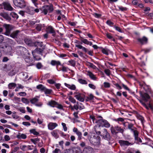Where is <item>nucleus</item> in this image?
Masks as SVG:
<instances>
[{
    "mask_svg": "<svg viewBox=\"0 0 153 153\" xmlns=\"http://www.w3.org/2000/svg\"><path fill=\"white\" fill-rule=\"evenodd\" d=\"M103 133L102 136L104 139L108 141H109L110 139V136L109 133L107 131L106 129H104Z\"/></svg>",
    "mask_w": 153,
    "mask_h": 153,
    "instance_id": "nucleus-14",
    "label": "nucleus"
},
{
    "mask_svg": "<svg viewBox=\"0 0 153 153\" xmlns=\"http://www.w3.org/2000/svg\"><path fill=\"white\" fill-rule=\"evenodd\" d=\"M115 128L116 131H119V132L123 133L124 132V130L121 128V127L118 126H115Z\"/></svg>",
    "mask_w": 153,
    "mask_h": 153,
    "instance_id": "nucleus-37",
    "label": "nucleus"
},
{
    "mask_svg": "<svg viewBox=\"0 0 153 153\" xmlns=\"http://www.w3.org/2000/svg\"><path fill=\"white\" fill-rule=\"evenodd\" d=\"M81 41L83 43L90 46H91L92 45V42H91L88 41L86 39L82 38L81 39Z\"/></svg>",
    "mask_w": 153,
    "mask_h": 153,
    "instance_id": "nucleus-24",
    "label": "nucleus"
},
{
    "mask_svg": "<svg viewBox=\"0 0 153 153\" xmlns=\"http://www.w3.org/2000/svg\"><path fill=\"white\" fill-rule=\"evenodd\" d=\"M68 153H82L81 149L79 148L68 150Z\"/></svg>",
    "mask_w": 153,
    "mask_h": 153,
    "instance_id": "nucleus-13",
    "label": "nucleus"
},
{
    "mask_svg": "<svg viewBox=\"0 0 153 153\" xmlns=\"http://www.w3.org/2000/svg\"><path fill=\"white\" fill-rule=\"evenodd\" d=\"M39 96H36L34 98L30 100V102L33 104H35L38 101L39 98Z\"/></svg>",
    "mask_w": 153,
    "mask_h": 153,
    "instance_id": "nucleus-27",
    "label": "nucleus"
},
{
    "mask_svg": "<svg viewBox=\"0 0 153 153\" xmlns=\"http://www.w3.org/2000/svg\"><path fill=\"white\" fill-rule=\"evenodd\" d=\"M20 149L23 151L27 150V146L22 145L20 146Z\"/></svg>",
    "mask_w": 153,
    "mask_h": 153,
    "instance_id": "nucleus-48",
    "label": "nucleus"
},
{
    "mask_svg": "<svg viewBox=\"0 0 153 153\" xmlns=\"http://www.w3.org/2000/svg\"><path fill=\"white\" fill-rule=\"evenodd\" d=\"M76 134L78 136V140H81L82 138V133L79 131Z\"/></svg>",
    "mask_w": 153,
    "mask_h": 153,
    "instance_id": "nucleus-43",
    "label": "nucleus"
},
{
    "mask_svg": "<svg viewBox=\"0 0 153 153\" xmlns=\"http://www.w3.org/2000/svg\"><path fill=\"white\" fill-rule=\"evenodd\" d=\"M101 119L100 120H96L95 123L99 125V126L102 127H105L106 128H108L110 127V125L109 123L106 120L102 119V117Z\"/></svg>",
    "mask_w": 153,
    "mask_h": 153,
    "instance_id": "nucleus-4",
    "label": "nucleus"
},
{
    "mask_svg": "<svg viewBox=\"0 0 153 153\" xmlns=\"http://www.w3.org/2000/svg\"><path fill=\"white\" fill-rule=\"evenodd\" d=\"M52 153H61V151L59 149L56 148L52 152Z\"/></svg>",
    "mask_w": 153,
    "mask_h": 153,
    "instance_id": "nucleus-64",
    "label": "nucleus"
},
{
    "mask_svg": "<svg viewBox=\"0 0 153 153\" xmlns=\"http://www.w3.org/2000/svg\"><path fill=\"white\" fill-rule=\"evenodd\" d=\"M10 16L15 19H17L19 17L17 14L13 12L10 13Z\"/></svg>",
    "mask_w": 153,
    "mask_h": 153,
    "instance_id": "nucleus-38",
    "label": "nucleus"
},
{
    "mask_svg": "<svg viewBox=\"0 0 153 153\" xmlns=\"http://www.w3.org/2000/svg\"><path fill=\"white\" fill-rule=\"evenodd\" d=\"M37 122L38 124H39V125L42 124V125H43L44 126V125H43L42 124V123L43 122V120L42 119H40L39 118H38L37 120Z\"/></svg>",
    "mask_w": 153,
    "mask_h": 153,
    "instance_id": "nucleus-49",
    "label": "nucleus"
},
{
    "mask_svg": "<svg viewBox=\"0 0 153 153\" xmlns=\"http://www.w3.org/2000/svg\"><path fill=\"white\" fill-rule=\"evenodd\" d=\"M71 109L74 110V109L76 110H82L85 107L81 103L77 102L76 104H74L73 107L71 106H70Z\"/></svg>",
    "mask_w": 153,
    "mask_h": 153,
    "instance_id": "nucleus-7",
    "label": "nucleus"
},
{
    "mask_svg": "<svg viewBox=\"0 0 153 153\" xmlns=\"http://www.w3.org/2000/svg\"><path fill=\"white\" fill-rule=\"evenodd\" d=\"M76 134L78 136V140H81L82 138V133L79 131Z\"/></svg>",
    "mask_w": 153,
    "mask_h": 153,
    "instance_id": "nucleus-42",
    "label": "nucleus"
},
{
    "mask_svg": "<svg viewBox=\"0 0 153 153\" xmlns=\"http://www.w3.org/2000/svg\"><path fill=\"white\" fill-rule=\"evenodd\" d=\"M1 69L6 72L8 71V66L6 65H2V67L1 68Z\"/></svg>",
    "mask_w": 153,
    "mask_h": 153,
    "instance_id": "nucleus-35",
    "label": "nucleus"
},
{
    "mask_svg": "<svg viewBox=\"0 0 153 153\" xmlns=\"http://www.w3.org/2000/svg\"><path fill=\"white\" fill-rule=\"evenodd\" d=\"M68 88L72 90H75L76 88V87L74 85H70L68 84Z\"/></svg>",
    "mask_w": 153,
    "mask_h": 153,
    "instance_id": "nucleus-44",
    "label": "nucleus"
},
{
    "mask_svg": "<svg viewBox=\"0 0 153 153\" xmlns=\"http://www.w3.org/2000/svg\"><path fill=\"white\" fill-rule=\"evenodd\" d=\"M94 96L92 94H90L88 96L87 98V99H86V100L87 101H89L90 100H92L94 98Z\"/></svg>",
    "mask_w": 153,
    "mask_h": 153,
    "instance_id": "nucleus-47",
    "label": "nucleus"
},
{
    "mask_svg": "<svg viewBox=\"0 0 153 153\" xmlns=\"http://www.w3.org/2000/svg\"><path fill=\"white\" fill-rule=\"evenodd\" d=\"M93 149L89 146L85 147L83 151V153H93Z\"/></svg>",
    "mask_w": 153,
    "mask_h": 153,
    "instance_id": "nucleus-15",
    "label": "nucleus"
},
{
    "mask_svg": "<svg viewBox=\"0 0 153 153\" xmlns=\"http://www.w3.org/2000/svg\"><path fill=\"white\" fill-rule=\"evenodd\" d=\"M140 2V0H133L132 2V4L134 5L137 6L139 3Z\"/></svg>",
    "mask_w": 153,
    "mask_h": 153,
    "instance_id": "nucleus-45",
    "label": "nucleus"
},
{
    "mask_svg": "<svg viewBox=\"0 0 153 153\" xmlns=\"http://www.w3.org/2000/svg\"><path fill=\"white\" fill-rule=\"evenodd\" d=\"M101 138L99 136H96L94 135L93 137H91L89 139V141L92 146L99 147L101 145L100 143Z\"/></svg>",
    "mask_w": 153,
    "mask_h": 153,
    "instance_id": "nucleus-3",
    "label": "nucleus"
},
{
    "mask_svg": "<svg viewBox=\"0 0 153 153\" xmlns=\"http://www.w3.org/2000/svg\"><path fill=\"white\" fill-rule=\"evenodd\" d=\"M119 143L121 146H128L131 145V144L127 141H125L122 140H119Z\"/></svg>",
    "mask_w": 153,
    "mask_h": 153,
    "instance_id": "nucleus-18",
    "label": "nucleus"
},
{
    "mask_svg": "<svg viewBox=\"0 0 153 153\" xmlns=\"http://www.w3.org/2000/svg\"><path fill=\"white\" fill-rule=\"evenodd\" d=\"M16 53L18 55L24 56L27 53V49L21 46L16 47Z\"/></svg>",
    "mask_w": 153,
    "mask_h": 153,
    "instance_id": "nucleus-5",
    "label": "nucleus"
},
{
    "mask_svg": "<svg viewBox=\"0 0 153 153\" xmlns=\"http://www.w3.org/2000/svg\"><path fill=\"white\" fill-rule=\"evenodd\" d=\"M30 131L31 133L35 135H38L39 134V133L35 129H33L30 130Z\"/></svg>",
    "mask_w": 153,
    "mask_h": 153,
    "instance_id": "nucleus-36",
    "label": "nucleus"
},
{
    "mask_svg": "<svg viewBox=\"0 0 153 153\" xmlns=\"http://www.w3.org/2000/svg\"><path fill=\"white\" fill-rule=\"evenodd\" d=\"M34 146L33 145H28L27 146V150H32L34 149Z\"/></svg>",
    "mask_w": 153,
    "mask_h": 153,
    "instance_id": "nucleus-63",
    "label": "nucleus"
},
{
    "mask_svg": "<svg viewBox=\"0 0 153 153\" xmlns=\"http://www.w3.org/2000/svg\"><path fill=\"white\" fill-rule=\"evenodd\" d=\"M69 100L71 102L75 103L76 102L75 100L72 97L70 96L68 98Z\"/></svg>",
    "mask_w": 153,
    "mask_h": 153,
    "instance_id": "nucleus-56",
    "label": "nucleus"
},
{
    "mask_svg": "<svg viewBox=\"0 0 153 153\" xmlns=\"http://www.w3.org/2000/svg\"><path fill=\"white\" fill-rule=\"evenodd\" d=\"M88 65L91 68H92L94 69H95L97 68L96 66L93 64V63H91V62L88 63Z\"/></svg>",
    "mask_w": 153,
    "mask_h": 153,
    "instance_id": "nucleus-51",
    "label": "nucleus"
},
{
    "mask_svg": "<svg viewBox=\"0 0 153 153\" xmlns=\"http://www.w3.org/2000/svg\"><path fill=\"white\" fill-rule=\"evenodd\" d=\"M30 140L34 144H36V142L39 141V139L38 138L32 139Z\"/></svg>",
    "mask_w": 153,
    "mask_h": 153,
    "instance_id": "nucleus-50",
    "label": "nucleus"
},
{
    "mask_svg": "<svg viewBox=\"0 0 153 153\" xmlns=\"http://www.w3.org/2000/svg\"><path fill=\"white\" fill-rule=\"evenodd\" d=\"M101 51L104 54L106 55H108L110 52V51L107 48H102Z\"/></svg>",
    "mask_w": 153,
    "mask_h": 153,
    "instance_id": "nucleus-30",
    "label": "nucleus"
},
{
    "mask_svg": "<svg viewBox=\"0 0 153 153\" xmlns=\"http://www.w3.org/2000/svg\"><path fill=\"white\" fill-rule=\"evenodd\" d=\"M104 86L105 88H108L110 87V84L108 82H105L104 83Z\"/></svg>",
    "mask_w": 153,
    "mask_h": 153,
    "instance_id": "nucleus-54",
    "label": "nucleus"
},
{
    "mask_svg": "<svg viewBox=\"0 0 153 153\" xmlns=\"http://www.w3.org/2000/svg\"><path fill=\"white\" fill-rule=\"evenodd\" d=\"M147 40V38L145 36H143L142 38H139L137 39L138 41L142 45L146 44Z\"/></svg>",
    "mask_w": 153,
    "mask_h": 153,
    "instance_id": "nucleus-17",
    "label": "nucleus"
},
{
    "mask_svg": "<svg viewBox=\"0 0 153 153\" xmlns=\"http://www.w3.org/2000/svg\"><path fill=\"white\" fill-rule=\"evenodd\" d=\"M59 131H60L59 130L56 129L52 131L51 134L53 136H54L55 137L57 138L59 137L58 134H59Z\"/></svg>",
    "mask_w": 153,
    "mask_h": 153,
    "instance_id": "nucleus-28",
    "label": "nucleus"
},
{
    "mask_svg": "<svg viewBox=\"0 0 153 153\" xmlns=\"http://www.w3.org/2000/svg\"><path fill=\"white\" fill-rule=\"evenodd\" d=\"M36 29L38 31H40L42 29V25L39 24H38L36 27Z\"/></svg>",
    "mask_w": 153,
    "mask_h": 153,
    "instance_id": "nucleus-62",
    "label": "nucleus"
},
{
    "mask_svg": "<svg viewBox=\"0 0 153 153\" xmlns=\"http://www.w3.org/2000/svg\"><path fill=\"white\" fill-rule=\"evenodd\" d=\"M119 9L121 11H126L127 10V8L126 7H123L122 6H119L118 7Z\"/></svg>",
    "mask_w": 153,
    "mask_h": 153,
    "instance_id": "nucleus-57",
    "label": "nucleus"
},
{
    "mask_svg": "<svg viewBox=\"0 0 153 153\" xmlns=\"http://www.w3.org/2000/svg\"><path fill=\"white\" fill-rule=\"evenodd\" d=\"M13 2L15 6L20 8H23L26 6L24 0H13Z\"/></svg>",
    "mask_w": 153,
    "mask_h": 153,
    "instance_id": "nucleus-6",
    "label": "nucleus"
},
{
    "mask_svg": "<svg viewBox=\"0 0 153 153\" xmlns=\"http://www.w3.org/2000/svg\"><path fill=\"white\" fill-rule=\"evenodd\" d=\"M78 81L79 83L82 84H87V81L82 79H79Z\"/></svg>",
    "mask_w": 153,
    "mask_h": 153,
    "instance_id": "nucleus-40",
    "label": "nucleus"
},
{
    "mask_svg": "<svg viewBox=\"0 0 153 153\" xmlns=\"http://www.w3.org/2000/svg\"><path fill=\"white\" fill-rule=\"evenodd\" d=\"M36 45L37 48L32 51V53L35 60H39L41 59L39 55H42V53L44 49V46L42 45V42H36Z\"/></svg>",
    "mask_w": 153,
    "mask_h": 153,
    "instance_id": "nucleus-2",
    "label": "nucleus"
},
{
    "mask_svg": "<svg viewBox=\"0 0 153 153\" xmlns=\"http://www.w3.org/2000/svg\"><path fill=\"white\" fill-rule=\"evenodd\" d=\"M114 84L115 86V88L118 90H120L122 89V87L118 83H115Z\"/></svg>",
    "mask_w": 153,
    "mask_h": 153,
    "instance_id": "nucleus-46",
    "label": "nucleus"
},
{
    "mask_svg": "<svg viewBox=\"0 0 153 153\" xmlns=\"http://www.w3.org/2000/svg\"><path fill=\"white\" fill-rule=\"evenodd\" d=\"M139 120L141 121L142 124L143 125V124L145 122V120H144V117L142 116H140L139 117Z\"/></svg>",
    "mask_w": 153,
    "mask_h": 153,
    "instance_id": "nucleus-59",
    "label": "nucleus"
},
{
    "mask_svg": "<svg viewBox=\"0 0 153 153\" xmlns=\"http://www.w3.org/2000/svg\"><path fill=\"white\" fill-rule=\"evenodd\" d=\"M77 44L75 45L76 47L79 49H82L85 52H87L88 51L87 49H86L85 48L83 47L82 46L79 45L80 43L79 42H77Z\"/></svg>",
    "mask_w": 153,
    "mask_h": 153,
    "instance_id": "nucleus-22",
    "label": "nucleus"
},
{
    "mask_svg": "<svg viewBox=\"0 0 153 153\" xmlns=\"http://www.w3.org/2000/svg\"><path fill=\"white\" fill-rule=\"evenodd\" d=\"M68 62L69 64L73 66H74L75 65V62L73 60L69 61Z\"/></svg>",
    "mask_w": 153,
    "mask_h": 153,
    "instance_id": "nucleus-58",
    "label": "nucleus"
},
{
    "mask_svg": "<svg viewBox=\"0 0 153 153\" xmlns=\"http://www.w3.org/2000/svg\"><path fill=\"white\" fill-rule=\"evenodd\" d=\"M46 94H51L52 90L50 89H47L46 88L44 91Z\"/></svg>",
    "mask_w": 153,
    "mask_h": 153,
    "instance_id": "nucleus-52",
    "label": "nucleus"
},
{
    "mask_svg": "<svg viewBox=\"0 0 153 153\" xmlns=\"http://www.w3.org/2000/svg\"><path fill=\"white\" fill-rule=\"evenodd\" d=\"M87 75L91 79L94 81L97 80V77L95 75L91 72L90 71H87Z\"/></svg>",
    "mask_w": 153,
    "mask_h": 153,
    "instance_id": "nucleus-20",
    "label": "nucleus"
},
{
    "mask_svg": "<svg viewBox=\"0 0 153 153\" xmlns=\"http://www.w3.org/2000/svg\"><path fill=\"white\" fill-rule=\"evenodd\" d=\"M46 31L47 33H55L54 29L51 26H49L47 27Z\"/></svg>",
    "mask_w": 153,
    "mask_h": 153,
    "instance_id": "nucleus-23",
    "label": "nucleus"
},
{
    "mask_svg": "<svg viewBox=\"0 0 153 153\" xmlns=\"http://www.w3.org/2000/svg\"><path fill=\"white\" fill-rule=\"evenodd\" d=\"M0 15L2 17H3L6 20L9 21H10L11 19L10 18L9 16L8 15L5 13H0Z\"/></svg>",
    "mask_w": 153,
    "mask_h": 153,
    "instance_id": "nucleus-25",
    "label": "nucleus"
},
{
    "mask_svg": "<svg viewBox=\"0 0 153 153\" xmlns=\"http://www.w3.org/2000/svg\"><path fill=\"white\" fill-rule=\"evenodd\" d=\"M106 24L110 27H112L114 23L109 20H108L106 22Z\"/></svg>",
    "mask_w": 153,
    "mask_h": 153,
    "instance_id": "nucleus-55",
    "label": "nucleus"
},
{
    "mask_svg": "<svg viewBox=\"0 0 153 153\" xmlns=\"http://www.w3.org/2000/svg\"><path fill=\"white\" fill-rule=\"evenodd\" d=\"M134 124H133L131 123H128V128L130 130V131L136 128V127H134Z\"/></svg>",
    "mask_w": 153,
    "mask_h": 153,
    "instance_id": "nucleus-31",
    "label": "nucleus"
},
{
    "mask_svg": "<svg viewBox=\"0 0 153 153\" xmlns=\"http://www.w3.org/2000/svg\"><path fill=\"white\" fill-rule=\"evenodd\" d=\"M16 86V84L14 83H11L8 84V87L9 89H14Z\"/></svg>",
    "mask_w": 153,
    "mask_h": 153,
    "instance_id": "nucleus-32",
    "label": "nucleus"
},
{
    "mask_svg": "<svg viewBox=\"0 0 153 153\" xmlns=\"http://www.w3.org/2000/svg\"><path fill=\"white\" fill-rule=\"evenodd\" d=\"M110 130L111 133L113 134H116L118 133V132H117L116 131V130L115 128V126L114 127L113 126H111L110 128Z\"/></svg>",
    "mask_w": 153,
    "mask_h": 153,
    "instance_id": "nucleus-34",
    "label": "nucleus"
},
{
    "mask_svg": "<svg viewBox=\"0 0 153 153\" xmlns=\"http://www.w3.org/2000/svg\"><path fill=\"white\" fill-rule=\"evenodd\" d=\"M130 132L134 136V138H136L137 136L139 135V132L137 131V128L134 129L130 131Z\"/></svg>",
    "mask_w": 153,
    "mask_h": 153,
    "instance_id": "nucleus-26",
    "label": "nucleus"
},
{
    "mask_svg": "<svg viewBox=\"0 0 153 153\" xmlns=\"http://www.w3.org/2000/svg\"><path fill=\"white\" fill-rule=\"evenodd\" d=\"M114 27L116 30L118 31L119 32L122 33V30L120 27L116 26H115Z\"/></svg>",
    "mask_w": 153,
    "mask_h": 153,
    "instance_id": "nucleus-61",
    "label": "nucleus"
},
{
    "mask_svg": "<svg viewBox=\"0 0 153 153\" xmlns=\"http://www.w3.org/2000/svg\"><path fill=\"white\" fill-rule=\"evenodd\" d=\"M58 125L56 123H50L48 125V129L51 130L54 129Z\"/></svg>",
    "mask_w": 153,
    "mask_h": 153,
    "instance_id": "nucleus-19",
    "label": "nucleus"
},
{
    "mask_svg": "<svg viewBox=\"0 0 153 153\" xmlns=\"http://www.w3.org/2000/svg\"><path fill=\"white\" fill-rule=\"evenodd\" d=\"M3 26L6 30V32L4 34L7 36H9L10 31L12 29V26L10 25L4 24Z\"/></svg>",
    "mask_w": 153,
    "mask_h": 153,
    "instance_id": "nucleus-10",
    "label": "nucleus"
},
{
    "mask_svg": "<svg viewBox=\"0 0 153 153\" xmlns=\"http://www.w3.org/2000/svg\"><path fill=\"white\" fill-rule=\"evenodd\" d=\"M75 97L76 99L80 102H83L84 101V95L82 94L79 93H76Z\"/></svg>",
    "mask_w": 153,
    "mask_h": 153,
    "instance_id": "nucleus-16",
    "label": "nucleus"
},
{
    "mask_svg": "<svg viewBox=\"0 0 153 153\" xmlns=\"http://www.w3.org/2000/svg\"><path fill=\"white\" fill-rule=\"evenodd\" d=\"M142 86L143 87L146 93L144 94L140 93V96L142 99L139 100V101L142 105L147 109L148 110L149 108H150L152 110L153 108L149 101L150 97L148 94L149 93L151 92V89L149 86H146L145 84L142 85Z\"/></svg>",
    "mask_w": 153,
    "mask_h": 153,
    "instance_id": "nucleus-1",
    "label": "nucleus"
},
{
    "mask_svg": "<svg viewBox=\"0 0 153 153\" xmlns=\"http://www.w3.org/2000/svg\"><path fill=\"white\" fill-rule=\"evenodd\" d=\"M36 88L37 89H40L41 91H44L45 87L42 85L40 84L37 86Z\"/></svg>",
    "mask_w": 153,
    "mask_h": 153,
    "instance_id": "nucleus-41",
    "label": "nucleus"
},
{
    "mask_svg": "<svg viewBox=\"0 0 153 153\" xmlns=\"http://www.w3.org/2000/svg\"><path fill=\"white\" fill-rule=\"evenodd\" d=\"M4 51L7 54L10 55H11L13 52V51L11 46L7 45L5 46V48H4Z\"/></svg>",
    "mask_w": 153,
    "mask_h": 153,
    "instance_id": "nucleus-9",
    "label": "nucleus"
},
{
    "mask_svg": "<svg viewBox=\"0 0 153 153\" xmlns=\"http://www.w3.org/2000/svg\"><path fill=\"white\" fill-rule=\"evenodd\" d=\"M51 64L52 65H60L61 63L59 61L52 60L51 62Z\"/></svg>",
    "mask_w": 153,
    "mask_h": 153,
    "instance_id": "nucleus-33",
    "label": "nucleus"
},
{
    "mask_svg": "<svg viewBox=\"0 0 153 153\" xmlns=\"http://www.w3.org/2000/svg\"><path fill=\"white\" fill-rule=\"evenodd\" d=\"M53 10L52 6L48 5L43 6L42 8V11L45 15L47 14L48 11L51 12L53 11Z\"/></svg>",
    "mask_w": 153,
    "mask_h": 153,
    "instance_id": "nucleus-8",
    "label": "nucleus"
},
{
    "mask_svg": "<svg viewBox=\"0 0 153 153\" xmlns=\"http://www.w3.org/2000/svg\"><path fill=\"white\" fill-rule=\"evenodd\" d=\"M97 124L94 127V130L95 131L96 134L98 135H100L101 132L100 131V126Z\"/></svg>",
    "mask_w": 153,
    "mask_h": 153,
    "instance_id": "nucleus-21",
    "label": "nucleus"
},
{
    "mask_svg": "<svg viewBox=\"0 0 153 153\" xmlns=\"http://www.w3.org/2000/svg\"><path fill=\"white\" fill-rule=\"evenodd\" d=\"M19 32V31L18 30H16L13 32L11 34H10L9 35L12 38H15L17 37Z\"/></svg>",
    "mask_w": 153,
    "mask_h": 153,
    "instance_id": "nucleus-29",
    "label": "nucleus"
},
{
    "mask_svg": "<svg viewBox=\"0 0 153 153\" xmlns=\"http://www.w3.org/2000/svg\"><path fill=\"white\" fill-rule=\"evenodd\" d=\"M104 72L106 75L109 76L110 74V71L109 69H106L104 70Z\"/></svg>",
    "mask_w": 153,
    "mask_h": 153,
    "instance_id": "nucleus-60",
    "label": "nucleus"
},
{
    "mask_svg": "<svg viewBox=\"0 0 153 153\" xmlns=\"http://www.w3.org/2000/svg\"><path fill=\"white\" fill-rule=\"evenodd\" d=\"M2 4L4 9L8 11H12L14 9L8 2H4L2 3Z\"/></svg>",
    "mask_w": 153,
    "mask_h": 153,
    "instance_id": "nucleus-11",
    "label": "nucleus"
},
{
    "mask_svg": "<svg viewBox=\"0 0 153 153\" xmlns=\"http://www.w3.org/2000/svg\"><path fill=\"white\" fill-rule=\"evenodd\" d=\"M22 101L23 103L27 104L29 103L28 100L27 99L24 98H22Z\"/></svg>",
    "mask_w": 153,
    "mask_h": 153,
    "instance_id": "nucleus-53",
    "label": "nucleus"
},
{
    "mask_svg": "<svg viewBox=\"0 0 153 153\" xmlns=\"http://www.w3.org/2000/svg\"><path fill=\"white\" fill-rule=\"evenodd\" d=\"M48 105L52 107H56L59 109H62V106L59 104H58L54 101H51L48 102Z\"/></svg>",
    "mask_w": 153,
    "mask_h": 153,
    "instance_id": "nucleus-12",
    "label": "nucleus"
},
{
    "mask_svg": "<svg viewBox=\"0 0 153 153\" xmlns=\"http://www.w3.org/2000/svg\"><path fill=\"white\" fill-rule=\"evenodd\" d=\"M18 138L21 139H25L27 137L26 135L24 134H20L17 136Z\"/></svg>",
    "mask_w": 153,
    "mask_h": 153,
    "instance_id": "nucleus-39",
    "label": "nucleus"
}]
</instances>
